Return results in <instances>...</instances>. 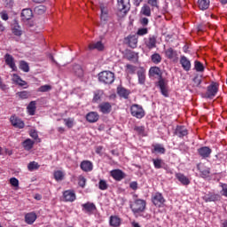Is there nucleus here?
<instances>
[{
  "label": "nucleus",
  "instance_id": "obj_1",
  "mask_svg": "<svg viewBox=\"0 0 227 227\" xmlns=\"http://www.w3.org/2000/svg\"><path fill=\"white\" fill-rule=\"evenodd\" d=\"M130 208L135 217L143 215V212L146 210V201L145 200L137 199L130 204Z\"/></svg>",
  "mask_w": 227,
  "mask_h": 227
},
{
  "label": "nucleus",
  "instance_id": "obj_2",
  "mask_svg": "<svg viewBox=\"0 0 227 227\" xmlns=\"http://www.w3.org/2000/svg\"><path fill=\"white\" fill-rule=\"evenodd\" d=\"M130 113L131 116L137 118V120L145 118V115L146 114L143 106L137 104L131 105Z\"/></svg>",
  "mask_w": 227,
  "mask_h": 227
},
{
  "label": "nucleus",
  "instance_id": "obj_3",
  "mask_svg": "<svg viewBox=\"0 0 227 227\" xmlns=\"http://www.w3.org/2000/svg\"><path fill=\"white\" fill-rule=\"evenodd\" d=\"M98 79L104 84H113L114 82V73L111 71H103L99 73Z\"/></svg>",
  "mask_w": 227,
  "mask_h": 227
},
{
  "label": "nucleus",
  "instance_id": "obj_4",
  "mask_svg": "<svg viewBox=\"0 0 227 227\" xmlns=\"http://www.w3.org/2000/svg\"><path fill=\"white\" fill-rule=\"evenodd\" d=\"M152 201L158 208H161V207H164V203H166V199H164L162 193L156 192L153 195Z\"/></svg>",
  "mask_w": 227,
  "mask_h": 227
},
{
  "label": "nucleus",
  "instance_id": "obj_5",
  "mask_svg": "<svg viewBox=\"0 0 227 227\" xmlns=\"http://www.w3.org/2000/svg\"><path fill=\"white\" fill-rule=\"evenodd\" d=\"M76 199L77 196L75 195V192H74V190H67L63 192L62 201L73 203V201H75Z\"/></svg>",
  "mask_w": 227,
  "mask_h": 227
},
{
  "label": "nucleus",
  "instance_id": "obj_6",
  "mask_svg": "<svg viewBox=\"0 0 227 227\" xmlns=\"http://www.w3.org/2000/svg\"><path fill=\"white\" fill-rule=\"evenodd\" d=\"M118 10L122 13H127L130 10V0H118Z\"/></svg>",
  "mask_w": 227,
  "mask_h": 227
},
{
  "label": "nucleus",
  "instance_id": "obj_7",
  "mask_svg": "<svg viewBox=\"0 0 227 227\" xmlns=\"http://www.w3.org/2000/svg\"><path fill=\"white\" fill-rule=\"evenodd\" d=\"M10 121L15 129H24L25 123L20 120L17 115H12L10 118Z\"/></svg>",
  "mask_w": 227,
  "mask_h": 227
},
{
  "label": "nucleus",
  "instance_id": "obj_8",
  "mask_svg": "<svg viewBox=\"0 0 227 227\" xmlns=\"http://www.w3.org/2000/svg\"><path fill=\"white\" fill-rule=\"evenodd\" d=\"M219 90V85L215 82H213L207 87V98H212L217 95V91Z\"/></svg>",
  "mask_w": 227,
  "mask_h": 227
},
{
  "label": "nucleus",
  "instance_id": "obj_9",
  "mask_svg": "<svg viewBox=\"0 0 227 227\" xmlns=\"http://www.w3.org/2000/svg\"><path fill=\"white\" fill-rule=\"evenodd\" d=\"M98 109L103 114H109L113 111V105L109 102H103L98 105Z\"/></svg>",
  "mask_w": 227,
  "mask_h": 227
},
{
  "label": "nucleus",
  "instance_id": "obj_10",
  "mask_svg": "<svg viewBox=\"0 0 227 227\" xmlns=\"http://www.w3.org/2000/svg\"><path fill=\"white\" fill-rule=\"evenodd\" d=\"M197 168L202 178H207L210 175V168L205 166L204 163L198 164Z\"/></svg>",
  "mask_w": 227,
  "mask_h": 227
},
{
  "label": "nucleus",
  "instance_id": "obj_11",
  "mask_svg": "<svg viewBox=\"0 0 227 227\" xmlns=\"http://www.w3.org/2000/svg\"><path fill=\"white\" fill-rule=\"evenodd\" d=\"M198 153L202 159H208L212 154V149L208 146H203L198 149Z\"/></svg>",
  "mask_w": 227,
  "mask_h": 227
},
{
  "label": "nucleus",
  "instance_id": "obj_12",
  "mask_svg": "<svg viewBox=\"0 0 227 227\" xmlns=\"http://www.w3.org/2000/svg\"><path fill=\"white\" fill-rule=\"evenodd\" d=\"M110 175L114 180H116L117 182H120L125 178V173H123V171L121 169H114L110 172Z\"/></svg>",
  "mask_w": 227,
  "mask_h": 227
},
{
  "label": "nucleus",
  "instance_id": "obj_13",
  "mask_svg": "<svg viewBox=\"0 0 227 227\" xmlns=\"http://www.w3.org/2000/svg\"><path fill=\"white\" fill-rule=\"evenodd\" d=\"M165 55L168 59L176 61L178 59V53L173 48H168L165 51Z\"/></svg>",
  "mask_w": 227,
  "mask_h": 227
},
{
  "label": "nucleus",
  "instance_id": "obj_14",
  "mask_svg": "<svg viewBox=\"0 0 227 227\" xmlns=\"http://www.w3.org/2000/svg\"><path fill=\"white\" fill-rule=\"evenodd\" d=\"M4 60L6 65L10 67L12 70L13 71L17 70V66L15 65V59H13V56L7 53L4 56Z\"/></svg>",
  "mask_w": 227,
  "mask_h": 227
},
{
  "label": "nucleus",
  "instance_id": "obj_15",
  "mask_svg": "<svg viewBox=\"0 0 227 227\" xmlns=\"http://www.w3.org/2000/svg\"><path fill=\"white\" fill-rule=\"evenodd\" d=\"M145 47L152 51V49H155L157 47V37L155 35L149 36L148 40L145 41Z\"/></svg>",
  "mask_w": 227,
  "mask_h": 227
},
{
  "label": "nucleus",
  "instance_id": "obj_16",
  "mask_svg": "<svg viewBox=\"0 0 227 227\" xmlns=\"http://www.w3.org/2000/svg\"><path fill=\"white\" fill-rule=\"evenodd\" d=\"M126 42L131 49H136V47H137V35H129L126 38Z\"/></svg>",
  "mask_w": 227,
  "mask_h": 227
},
{
  "label": "nucleus",
  "instance_id": "obj_17",
  "mask_svg": "<svg viewBox=\"0 0 227 227\" xmlns=\"http://www.w3.org/2000/svg\"><path fill=\"white\" fill-rule=\"evenodd\" d=\"M80 168L82 171L88 173L93 171V163L90 160H83L81 162Z\"/></svg>",
  "mask_w": 227,
  "mask_h": 227
},
{
  "label": "nucleus",
  "instance_id": "obj_18",
  "mask_svg": "<svg viewBox=\"0 0 227 227\" xmlns=\"http://www.w3.org/2000/svg\"><path fill=\"white\" fill-rule=\"evenodd\" d=\"M159 87L160 89L161 94L163 97H169V94L168 92V82L164 81L163 79H160L158 82Z\"/></svg>",
  "mask_w": 227,
  "mask_h": 227
},
{
  "label": "nucleus",
  "instance_id": "obj_19",
  "mask_svg": "<svg viewBox=\"0 0 227 227\" xmlns=\"http://www.w3.org/2000/svg\"><path fill=\"white\" fill-rule=\"evenodd\" d=\"M176 178H177L182 185H189L191 184V179L182 173H176Z\"/></svg>",
  "mask_w": 227,
  "mask_h": 227
},
{
  "label": "nucleus",
  "instance_id": "obj_20",
  "mask_svg": "<svg viewBox=\"0 0 227 227\" xmlns=\"http://www.w3.org/2000/svg\"><path fill=\"white\" fill-rule=\"evenodd\" d=\"M98 118H100V116L98 115V113H97V112H90L86 115V120H87V121H89V123H95V122L98 121Z\"/></svg>",
  "mask_w": 227,
  "mask_h": 227
},
{
  "label": "nucleus",
  "instance_id": "obj_21",
  "mask_svg": "<svg viewBox=\"0 0 227 227\" xmlns=\"http://www.w3.org/2000/svg\"><path fill=\"white\" fill-rule=\"evenodd\" d=\"M180 64L182 65L184 70H185L186 72H189V70H191V60L187 57L181 56Z\"/></svg>",
  "mask_w": 227,
  "mask_h": 227
},
{
  "label": "nucleus",
  "instance_id": "obj_22",
  "mask_svg": "<svg viewBox=\"0 0 227 227\" xmlns=\"http://www.w3.org/2000/svg\"><path fill=\"white\" fill-rule=\"evenodd\" d=\"M110 226L112 227H120L121 225V218L116 215L110 216Z\"/></svg>",
  "mask_w": 227,
  "mask_h": 227
},
{
  "label": "nucleus",
  "instance_id": "obj_23",
  "mask_svg": "<svg viewBox=\"0 0 227 227\" xmlns=\"http://www.w3.org/2000/svg\"><path fill=\"white\" fill-rule=\"evenodd\" d=\"M22 20H31L33 19V11L31 9H24L21 12Z\"/></svg>",
  "mask_w": 227,
  "mask_h": 227
},
{
  "label": "nucleus",
  "instance_id": "obj_24",
  "mask_svg": "<svg viewBox=\"0 0 227 227\" xmlns=\"http://www.w3.org/2000/svg\"><path fill=\"white\" fill-rule=\"evenodd\" d=\"M82 207H83V210H85V212H87L88 214H91L95 212V210H97V207L91 202H87L82 205Z\"/></svg>",
  "mask_w": 227,
  "mask_h": 227
},
{
  "label": "nucleus",
  "instance_id": "obj_25",
  "mask_svg": "<svg viewBox=\"0 0 227 227\" xmlns=\"http://www.w3.org/2000/svg\"><path fill=\"white\" fill-rule=\"evenodd\" d=\"M12 81L14 82L15 84H18L19 86H27V82L26 81L22 80V78H20V76H19L16 74H12Z\"/></svg>",
  "mask_w": 227,
  "mask_h": 227
},
{
  "label": "nucleus",
  "instance_id": "obj_26",
  "mask_svg": "<svg viewBox=\"0 0 227 227\" xmlns=\"http://www.w3.org/2000/svg\"><path fill=\"white\" fill-rule=\"evenodd\" d=\"M12 31L15 36H22V27L19 26L18 22L12 24Z\"/></svg>",
  "mask_w": 227,
  "mask_h": 227
},
{
  "label": "nucleus",
  "instance_id": "obj_27",
  "mask_svg": "<svg viewBox=\"0 0 227 227\" xmlns=\"http://www.w3.org/2000/svg\"><path fill=\"white\" fill-rule=\"evenodd\" d=\"M89 49L90 51H93V49H97V51H104V43H102L100 41L97 43H90L89 44Z\"/></svg>",
  "mask_w": 227,
  "mask_h": 227
},
{
  "label": "nucleus",
  "instance_id": "obj_28",
  "mask_svg": "<svg viewBox=\"0 0 227 227\" xmlns=\"http://www.w3.org/2000/svg\"><path fill=\"white\" fill-rule=\"evenodd\" d=\"M197 4L200 10H208V7L210 6V0H198Z\"/></svg>",
  "mask_w": 227,
  "mask_h": 227
},
{
  "label": "nucleus",
  "instance_id": "obj_29",
  "mask_svg": "<svg viewBox=\"0 0 227 227\" xmlns=\"http://www.w3.org/2000/svg\"><path fill=\"white\" fill-rule=\"evenodd\" d=\"M27 113L30 116H35V113L36 112V101H31L27 107Z\"/></svg>",
  "mask_w": 227,
  "mask_h": 227
},
{
  "label": "nucleus",
  "instance_id": "obj_30",
  "mask_svg": "<svg viewBox=\"0 0 227 227\" xmlns=\"http://www.w3.org/2000/svg\"><path fill=\"white\" fill-rule=\"evenodd\" d=\"M25 221L27 224H33V223H35V221H36V214L35 213H27L25 215Z\"/></svg>",
  "mask_w": 227,
  "mask_h": 227
},
{
  "label": "nucleus",
  "instance_id": "obj_31",
  "mask_svg": "<svg viewBox=\"0 0 227 227\" xmlns=\"http://www.w3.org/2000/svg\"><path fill=\"white\" fill-rule=\"evenodd\" d=\"M22 146L25 150L29 152V150L33 149V146H35V141L27 138L22 143Z\"/></svg>",
  "mask_w": 227,
  "mask_h": 227
},
{
  "label": "nucleus",
  "instance_id": "obj_32",
  "mask_svg": "<svg viewBox=\"0 0 227 227\" xmlns=\"http://www.w3.org/2000/svg\"><path fill=\"white\" fill-rule=\"evenodd\" d=\"M137 76L139 84H145V81H146V72L144 69H139L137 71Z\"/></svg>",
  "mask_w": 227,
  "mask_h": 227
},
{
  "label": "nucleus",
  "instance_id": "obj_33",
  "mask_svg": "<svg viewBox=\"0 0 227 227\" xmlns=\"http://www.w3.org/2000/svg\"><path fill=\"white\" fill-rule=\"evenodd\" d=\"M117 93L119 97H122L123 98H128L130 92L123 87H118Z\"/></svg>",
  "mask_w": 227,
  "mask_h": 227
},
{
  "label": "nucleus",
  "instance_id": "obj_34",
  "mask_svg": "<svg viewBox=\"0 0 227 227\" xmlns=\"http://www.w3.org/2000/svg\"><path fill=\"white\" fill-rule=\"evenodd\" d=\"M140 13L145 17H151L152 9L148 6V4H144V6L141 8Z\"/></svg>",
  "mask_w": 227,
  "mask_h": 227
},
{
  "label": "nucleus",
  "instance_id": "obj_35",
  "mask_svg": "<svg viewBox=\"0 0 227 227\" xmlns=\"http://www.w3.org/2000/svg\"><path fill=\"white\" fill-rule=\"evenodd\" d=\"M203 200H205L207 202L208 201H217L219 200V195L214 194V193H209L207 194L203 197Z\"/></svg>",
  "mask_w": 227,
  "mask_h": 227
},
{
  "label": "nucleus",
  "instance_id": "obj_36",
  "mask_svg": "<svg viewBox=\"0 0 227 227\" xmlns=\"http://www.w3.org/2000/svg\"><path fill=\"white\" fill-rule=\"evenodd\" d=\"M153 152H156L157 153H166V148H164L160 144L153 145Z\"/></svg>",
  "mask_w": 227,
  "mask_h": 227
},
{
  "label": "nucleus",
  "instance_id": "obj_37",
  "mask_svg": "<svg viewBox=\"0 0 227 227\" xmlns=\"http://www.w3.org/2000/svg\"><path fill=\"white\" fill-rule=\"evenodd\" d=\"M149 75H152V77H155V75L160 76V68L157 67H153L149 70Z\"/></svg>",
  "mask_w": 227,
  "mask_h": 227
},
{
  "label": "nucleus",
  "instance_id": "obj_38",
  "mask_svg": "<svg viewBox=\"0 0 227 227\" xmlns=\"http://www.w3.org/2000/svg\"><path fill=\"white\" fill-rule=\"evenodd\" d=\"M176 132L177 136H179V137H184V136H187V129L184 127H177Z\"/></svg>",
  "mask_w": 227,
  "mask_h": 227
},
{
  "label": "nucleus",
  "instance_id": "obj_39",
  "mask_svg": "<svg viewBox=\"0 0 227 227\" xmlns=\"http://www.w3.org/2000/svg\"><path fill=\"white\" fill-rule=\"evenodd\" d=\"M126 59L129 61H134V59H137V53L134 51H128L126 53Z\"/></svg>",
  "mask_w": 227,
  "mask_h": 227
},
{
  "label": "nucleus",
  "instance_id": "obj_40",
  "mask_svg": "<svg viewBox=\"0 0 227 227\" xmlns=\"http://www.w3.org/2000/svg\"><path fill=\"white\" fill-rule=\"evenodd\" d=\"M151 59H152L153 63H154L155 65H159V63H160V61H162V58L158 53L153 54L151 57Z\"/></svg>",
  "mask_w": 227,
  "mask_h": 227
},
{
  "label": "nucleus",
  "instance_id": "obj_41",
  "mask_svg": "<svg viewBox=\"0 0 227 227\" xmlns=\"http://www.w3.org/2000/svg\"><path fill=\"white\" fill-rule=\"evenodd\" d=\"M17 96L20 97L22 100L26 98H29L31 97V94L27 90H23L20 92H17Z\"/></svg>",
  "mask_w": 227,
  "mask_h": 227
},
{
  "label": "nucleus",
  "instance_id": "obj_42",
  "mask_svg": "<svg viewBox=\"0 0 227 227\" xmlns=\"http://www.w3.org/2000/svg\"><path fill=\"white\" fill-rule=\"evenodd\" d=\"M153 162L156 169H160V168H162V165L164 164V161L160 159H153Z\"/></svg>",
  "mask_w": 227,
  "mask_h": 227
},
{
  "label": "nucleus",
  "instance_id": "obj_43",
  "mask_svg": "<svg viewBox=\"0 0 227 227\" xmlns=\"http://www.w3.org/2000/svg\"><path fill=\"white\" fill-rule=\"evenodd\" d=\"M40 168V165L36 161H31L27 165L28 171H35V169H38Z\"/></svg>",
  "mask_w": 227,
  "mask_h": 227
},
{
  "label": "nucleus",
  "instance_id": "obj_44",
  "mask_svg": "<svg viewBox=\"0 0 227 227\" xmlns=\"http://www.w3.org/2000/svg\"><path fill=\"white\" fill-rule=\"evenodd\" d=\"M52 87L51 85H43L37 89V91L40 93H47V91H51Z\"/></svg>",
  "mask_w": 227,
  "mask_h": 227
},
{
  "label": "nucleus",
  "instance_id": "obj_45",
  "mask_svg": "<svg viewBox=\"0 0 227 227\" xmlns=\"http://www.w3.org/2000/svg\"><path fill=\"white\" fill-rule=\"evenodd\" d=\"M20 68L23 72H29V65L27 64V62L24 60L20 62Z\"/></svg>",
  "mask_w": 227,
  "mask_h": 227
},
{
  "label": "nucleus",
  "instance_id": "obj_46",
  "mask_svg": "<svg viewBox=\"0 0 227 227\" xmlns=\"http://www.w3.org/2000/svg\"><path fill=\"white\" fill-rule=\"evenodd\" d=\"M102 95H104V91L102 90H97L96 92H94L93 102H98V100L102 98Z\"/></svg>",
  "mask_w": 227,
  "mask_h": 227
},
{
  "label": "nucleus",
  "instance_id": "obj_47",
  "mask_svg": "<svg viewBox=\"0 0 227 227\" xmlns=\"http://www.w3.org/2000/svg\"><path fill=\"white\" fill-rule=\"evenodd\" d=\"M45 10L46 8L43 5H38L35 8V12L37 15H43V13H45Z\"/></svg>",
  "mask_w": 227,
  "mask_h": 227
},
{
  "label": "nucleus",
  "instance_id": "obj_48",
  "mask_svg": "<svg viewBox=\"0 0 227 227\" xmlns=\"http://www.w3.org/2000/svg\"><path fill=\"white\" fill-rule=\"evenodd\" d=\"M98 187L100 189V191H106L107 187H109V185L107 184V182L104 179L99 180V184Z\"/></svg>",
  "mask_w": 227,
  "mask_h": 227
},
{
  "label": "nucleus",
  "instance_id": "obj_49",
  "mask_svg": "<svg viewBox=\"0 0 227 227\" xmlns=\"http://www.w3.org/2000/svg\"><path fill=\"white\" fill-rule=\"evenodd\" d=\"M135 130L137 132V134H139V136H146V131L143 126H136Z\"/></svg>",
  "mask_w": 227,
  "mask_h": 227
},
{
  "label": "nucleus",
  "instance_id": "obj_50",
  "mask_svg": "<svg viewBox=\"0 0 227 227\" xmlns=\"http://www.w3.org/2000/svg\"><path fill=\"white\" fill-rule=\"evenodd\" d=\"M65 125L68 128V129H72V127H74V125H75V122L74 121V119H65L64 120Z\"/></svg>",
  "mask_w": 227,
  "mask_h": 227
},
{
  "label": "nucleus",
  "instance_id": "obj_51",
  "mask_svg": "<svg viewBox=\"0 0 227 227\" xmlns=\"http://www.w3.org/2000/svg\"><path fill=\"white\" fill-rule=\"evenodd\" d=\"M195 70L197 72H203L205 70V67L200 61H195Z\"/></svg>",
  "mask_w": 227,
  "mask_h": 227
},
{
  "label": "nucleus",
  "instance_id": "obj_52",
  "mask_svg": "<svg viewBox=\"0 0 227 227\" xmlns=\"http://www.w3.org/2000/svg\"><path fill=\"white\" fill-rule=\"evenodd\" d=\"M29 136L30 137H33V139H35V141L38 139V143H40V138H38V132H36V130L31 129L29 131Z\"/></svg>",
  "mask_w": 227,
  "mask_h": 227
},
{
  "label": "nucleus",
  "instance_id": "obj_53",
  "mask_svg": "<svg viewBox=\"0 0 227 227\" xmlns=\"http://www.w3.org/2000/svg\"><path fill=\"white\" fill-rule=\"evenodd\" d=\"M126 72L127 74H134L136 72V67L130 64L126 65Z\"/></svg>",
  "mask_w": 227,
  "mask_h": 227
},
{
  "label": "nucleus",
  "instance_id": "obj_54",
  "mask_svg": "<svg viewBox=\"0 0 227 227\" xmlns=\"http://www.w3.org/2000/svg\"><path fill=\"white\" fill-rule=\"evenodd\" d=\"M147 3L152 8H159V0H148Z\"/></svg>",
  "mask_w": 227,
  "mask_h": 227
},
{
  "label": "nucleus",
  "instance_id": "obj_55",
  "mask_svg": "<svg viewBox=\"0 0 227 227\" xmlns=\"http://www.w3.org/2000/svg\"><path fill=\"white\" fill-rule=\"evenodd\" d=\"M78 184L80 187H84L86 185V178H84L82 176H80L78 177Z\"/></svg>",
  "mask_w": 227,
  "mask_h": 227
},
{
  "label": "nucleus",
  "instance_id": "obj_56",
  "mask_svg": "<svg viewBox=\"0 0 227 227\" xmlns=\"http://www.w3.org/2000/svg\"><path fill=\"white\" fill-rule=\"evenodd\" d=\"M138 36H144V35H148V28H139L137 32Z\"/></svg>",
  "mask_w": 227,
  "mask_h": 227
},
{
  "label": "nucleus",
  "instance_id": "obj_57",
  "mask_svg": "<svg viewBox=\"0 0 227 227\" xmlns=\"http://www.w3.org/2000/svg\"><path fill=\"white\" fill-rule=\"evenodd\" d=\"M10 184H11V185H12V187H18L19 186V179H17L15 177H12L10 179Z\"/></svg>",
  "mask_w": 227,
  "mask_h": 227
},
{
  "label": "nucleus",
  "instance_id": "obj_58",
  "mask_svg": "<svg viewBox=\"0 0 227 227\" xmlns=\"http://www.w3.org/2000/svg\"><path fill=\"white\" fill-rule=\"evenodd\" d=\"M101 19L102 20H107V11L104 8L101 9Z\"/></svg>",
  "mask_w": 227,
  "mask_h": 227
},
{
  "label": "nucleus",
  "instance_id": "obj_59",
  "mask_svg": "<svg viewBox=\"0 0 227 227\" xmlns=\"http://www.w3.org/2000/svg\"><path fill=\"white\" fill-rule=\"evenodd\" d=\"M65 171L63 170H59L58 171V180H65Z\"/></svg>",
  "mask_w": 227,
  "mask_h": 227
},
{
  "label": "nucleus",
  "instance_id": "obj_60",
  "mask_svg": "<svg viewBox=\"0 0 227 227\" xmlns=\"http://www.w3.org/2000/svg\"><path fill=\"white\" fill-rule=\"evenodd\" d=\"M75 69L77 70L75 71V75L81 77L82 75V68L80 66H76Z\"/></svg>",
  "mask_w": 227,
  "mask_h": 227
},
{
  "label": "nucleus",
  "instance_id": "obj_61",
  "mask_svg": "<svg viewBox=\"0 0 227 227\" xmlns=\"http://www.w3.org/2000/svg\"><path fill=\"white\" fill-rule=\"evenodd\" d=\"M6 8H12L13 6V0H4Z\"/></svg>",
  "mask_w": 227,
  "mask_h": 227
},
{
  "label": "nucleus",
  "instance_id": "obj_62",
  "mask_svg": "<svg viewBox=\"0 0 227 227\" xmlns=\"http://www.w3.org/2000/svg\"><path fill=\"white\" fill-rule=\"evenodd\" d=\"M0 17L3 20H8L9 17H8V13H6V12H2L0 13Z\"/></svg>",
  "mask_w": 227,
  "mask_h": 227
},
{
  "label": "nucleus",
  "instance_id": "obj_63",
  "mask_svg": "<svg viewBox=\"0 0 227 227\" xmlns=\"http://www.w3.org/2000/svg\"><path fill=\"white\" fill-rule=\"evenodd\" d=\"M222 189L223 196L227 198V184H222Z\"/></svg>",
  "mask_w": 227,
  "mask_h": 227
},
{
  "label": "nucleus",
  "instance_id": "obj_64",
  "mask_svg": "<svg viewBox=\"0 0 227 227\" xmlns=\"http://www.w3.org/2000/svg\"><path fill=\"white\" fill-rule=\"evenodd\" d=\"M130 189H133V191H136L137 189V183L132 182L129 184Z\"/></svg>",
  "mask_w": 227,
  "mask_h": 227
}]
</instances>
